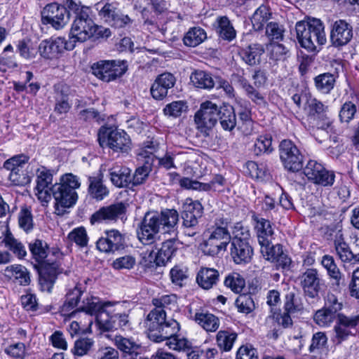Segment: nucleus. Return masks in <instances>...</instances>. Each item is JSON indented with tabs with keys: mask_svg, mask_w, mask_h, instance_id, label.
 I'll return each instance as SVG.
<instances>
[{
	"mask_svg": "<svg viewBox=\"0 0 359 359\" xmlns=\"http://www.w3.org/2000/svg\"><path fill=\"white\" fill-rule=\"evenodd\" d=\"M67 239L75 243L81 248L87 246L88 245V236L84 227H77L74 229L67 236Z\"/></svg>",
	"mask_w": 359,
	"mask_h": 359,
	"instance_id": "obj_56",
	"label": "nucleus"
},
{
	"mask_svg": "<svg viewBox=\"0 0 359 359\" xmlns=\"http://www.w3.org/2000/svg\"><path fill=\"white\" fill-rule=\"evenodd\" d=\"M359 328V314L346 316L340 313L334 327L335 339L338 344L346 340L349 336L355 335Z\"/></svg>",
	"mask_w": 359,
	"mask_h": 359,
	"instance_id": "obj_14",
	"label": "nucleus"
},
{
	"mask_svg": "<svg viewBox=\"0 0 359 359\" xmlns=\"http://www.w3.org/2000/svg\"><path fill=\"white\" fill-rule=\"evenodd\" d=\"M110 180L117 187H128L131 183V170L126 166L116 165L109 169Z\"/></svg>",
	"mask_w": 359,
	"mask_h": 359,
	"instance_id": "obj_28",
	"label": "nucleus"
},
{
	"mask_svg": "<svg viewBox=\"0 0 359 359\" xmlns=\"http://www.w3.org/2000/svg\"><path fill=\"white\" fill-rule=\"evenodd\" d=\"M193 83L198 88L211 89L214 87V80L209 73L204 71H196L191 76Z\"/></svg>",
	"mask_w": 359,
	"mask_h": 359,
	"instance_id": "obj_46",
	"label": "nucleus"
},
{
	"mask_svg": "<svg viewBox=\"0 0 359 359\" xmlns=\"http://www.w3.org/2000/svg\"><path fill=\"white\" fill-rule=\"evenodd\" d=\"M321 264L327 270V274L330 278L334 280V285L339 290L346 285L344 276L340 272L332 256L324 255L322 258Z\"/></svg>",
	"mask_w": 359,
	"mask_h": 359,
	"instance_id": "obj_29",
	"label": "nucleus"
},
{
	"mask_svg": "<svg viewBox=\"0 0 359 359\" xmlns=\"http://www.w3.org/2000/svg\"><path fill=\"white\" fill-rule=\"evenodd\" d=\"M264 53V48L262 45L259 43L250 44L241 52L242 60L248 65L255 66L259 65L261 62V56Z\"/></svg>",
	"mask_w": 359,
	"mask_h": 359,
	"instance_id": "obj_31",
	"label": "nucleus"
},
{
	"mask_svg": "<svg viewBox=\"0 0 359 359\" xmlns=\"http://www.w3.org/2000/svg\"><path fill=\"white\" fill-rule=\"evenodd\" d=\"M188 110V105L185 101H174L165 105L163 113L169 117L177 118Z\"/></svg>",
	"mask_w": 359,
	"mask_h": 359,
	"instance_id": "obj_47",
	"label": "nucleus"
},
{
	"mask_svg": "<svg viewBox=\"0 0 359 359\" xmlns=\"http://www.w3.org/2000/svg\"><path fill=\"white\" fill-rule=\"evenodd\" d=\"M304 294L312 299L318 297L322 283L317 269H307L299 277Z\"/></svg>",
	"mask_w": 359,
	"mask_h": 359,
	"instance_id": "obj_20",
	"label": "nucleus"
},
{
	"mask_svg": "<svg viewBox=\"0 0 359 359\" xmlns=\"http://www.w3.org/2000/svg\"><path fill=\"white\" fill-rule=\"evenodd\" d=\"M272 139L270 135H261L255 143L253 151L256 155H260L264 153H270L272 151L271 147Z\"/></svg>",
	"mask_w": 359,
	"mask_h": 359,
	"instance_id": "obj_57",
	"label": "nucleus"
},
{
	"mask_svg": "<svg viewBox=\"0 0 359 359\" xmlns=\"http://www.w3.org/2000/svg\"><path fill=\"white\" fill-rule=\"evenodd\" d=\"M353 36V27L346 20H338L331 25L330 39L334 48L346 46L351 41Z\"/></svg>",
	"mask_w": 359,
	"mask_h": 359,
	"instance_id": "obj_15",
	"label": "nucleus"
},
{
	"mask_svg": "<svg viewBox=\"0 0 359 359\" xmlns=\"http://www.w3.org/2000/svg\"><path fill=\"white\" fill-rule=\"evenodd\" d=\"M304 173L309 181L318 185L332 186L334 182V172L326 170L322 164L313 160L307 163Z\"/></svg>",
	"mask_w": 359,
	"mask_h": 359,
	"instance_id": "obj_12",
	"label": "nucleus"
},
{
	"mask_svg": "<svg viewBox=\"0 0 359 359\" xmlns=\"http://www.w3.org/2000/svg\"><path fill=\"white\" fill-rule=\"evenodd\" d=\"M5 276L9 278H14L21 285L30 283L29 272L22 265H11L5 269Z\"/></svg>",
	"mask_w": 359,
	"mask_h": 359,
	"instance_id": "obj_37",
	"label": "nucleus"
},
{
	"mask_svg": "<svg viewBox=\"0 0 359 359\" xmlns=\"http://www.w3.org/2000/svg\"><path fill=\"white\" fill-rule=\"evenodd\" d=\"M271 13L269 8L262 4L254 13L251 21L253 29L255 31H260L263 29L264 24L271 18Z\"/></svg>",
	"mask_w": 359,
	"mask_h": 359,
	"instance_id": "obj_41",
	"label": "nucleus"
},
{
	"mask_svg": "<svg viewBox=\"0 0 359 359\" xmlns=\"http://www.w3.org/2000/svg\"><path fill=\"white\" fill-rule=\"evenodd\" d=\"M94 22L88 15V11L86 10L81 11L75 16L73 21L70 37L69 40H74V46L76 42H84L88 39L93 37V28L94 27Z\"/></svg>",
	"mask_w": 359,
	"mask_h": 359,
	"instance_id": "obj_10",
	"label": "nucleus"
},
{
	"mask_svg": "<svg viewBox=\"0 0 359 359\" xmlns=\"http://www.w3.org/2000/svg\"><path fill=\"white\" fill-rule=\"evenodd\" d=\"M252 218L256 222L255 229L260 246L271 243L274 232L271 222L264 218H260L256 215H253Z\"/></svg>",
	"mask_w": 359,
	"mask_h": 359,
	"instance_id": "obj_27",
	"label": "nucleus"
},
{
	"mask_svg": "<svg viewBox=\"0 0 359 359\" xmlns=\"http://www.w3.org/2000/svg\"><path fill=\"white\" fill-rule=\"evenodd\" d=\"M80 183L76 175L67 173L62 176L60 183H56L50 188L55 199V213L63 215L67 209L72 207L76 202L78 196L76 189Z\"/></svg>",
	"mask_w": 359,
	"mask_h": 359,
	"instance_id": "obj_3",
	"label": "nucleus"
},
{
	"mask_svg": "<svg viewBox=\"0 0 359 359\" xmlns=\"http://www.w3.org/2000/svg\"><path fill=\"white\" fill-rule=\"evenodd\" d=\"M117 6L116 3L104 2L103 1L96 4L99 16L107 23L118 8Z\"/></svg>",
	"mask_w": 359,
	"mask_h": 359,
	"instance_id": "obj_52",
	"label": "nucleus"
},
{
	"mask_svg": "<svg viewBox=\"0 0 359 359\" xmlns=\"http://www.w3.org/2000/svg\"><path fill=\"white\" fill-rule=\"evenodd\" d=\"M178 221L179 214L175 209L147 212L139 225L137 238L143 245H151L158 238L159 232L176 236Z\"/></svg>",
	"mask_w": 359,
	"mask_h": 359,
	"instance_id": "obj_1",
	"label": "nucleus"
},
{
	"mask_svg": "<svg viewBox=\"0 0 359 359\" xmlns=\"http://www.w3.org/2000/svg\"><path fill=\"white\" fill-rule=\"evenodd\" d=\"M83 294V291L78 286L70 290L66 295V301L62 306V311L69 312L78 306Z\"/></svg>",
	"mask_w": 359,
	"mask_h": 359,
	"instance_id": "obj_49",
	"label": "nucleus"
},
{
	"mask_svg": "<svg viewBox=\"0 0 359 359\" xmlns=\"http://www.w3.org/2000/svg\"><path fill=\"white\" fill-rule=\"evenodd\" d=\"M260 247V252L263 257L273 263L277 270L286 269L290 267L292 260L283 251L282 245H273L271 242Z\"/></svg>",
	"mask_w": 359,
	"mask_h": 359,
	"instance_id": "obj_13",
	"label": "nucleus"
},
{
	"mask_svg": "<svg viewBox=\"0 0 359 359\" xmlns=\"http://www.w3.org/2000/svg\"><path fill=\"white\" fill-rule=\"evenodd\" d=\"M74 48V40L67 41L65 38L57 37L53 41H43L39 46V51L44 58L54 59L58 57L64 50H71Z\"/></svg>",
	"mask_w": 359,
	"mask_h": 359,
	"instance_id": "obj_17",
	"label": "nucleus"
},
{
	"mask_svg": "<svg viewBox=\"0 0 359 359\" xmlns=\"http://www.w3.org/2000/svg\"><path fill=\"white\" fill-rule=\"evenodd\" d=\"M127 207L122 202L104 206L96 211L90 217V222L100 223L102 222L116 221L122 219L126 214Z\"/></svg>",
	"mask_w": 359,
	"mask_h": 359,
	"instance_id": "obj_21",
	"label": "nucleus"
},
{
	"mask_svg": "<svg viewBox=\"0 0 359 359\" xmlns=\"http://www.w3.org/2000/svg\"><path fill=\"white\" fill-rule=\"evenodd\" d=\"M88 181V193L93 198L102 200L109 194L107 188L102 184L100 179L90 177Z\"/></svg>",
	"mask_w": 359,
	"mask_h": 359,
	"instance_id": "obj_45",
	"label": "nucleus"
},
{
	"mask_svg": "<svg viewBox=\"0 0 359 359\" xmlns=\"http://www.w3.org/2000/svg\"><path fill=\"white\" fill-rule=\"evenodd\" d=\"M29 248L33 258L38 262L42 263L48 259V244L40 239H36L29 244Z\"/></svg>",
	"mask_w": 359,
	"mask_h": 359,
	"instance_id": "obj_42",
	"label": "nucleus"
},
{
	"mask_svg": "<svg viewBox=\"0 0 359 359\" xmlns=\"http://www.w3.org/2000/svg\"><path fill=\"white\" fill-rule=\"evenodd\" d=\"M9 180L17 186H25L31 182V175L27 170L21 168L20 171H14L10 173Z\"/></svg>",
	"mask_w": 359,
	"mask_h": 359,
	"instance_id": "obj_63",
	"label": "nucleus"
},
{
	"mask_svg": "<svg viewBox=\"0 0 359 359\" xmlns=\"http://www.w3.org/2000/svg\"><path fill=\"white\" fill-rule=\"evenodd\" d=\"M110 304V302H101L97 297H86L83 299L79 310L86 312L90 315H100L102 312H106L105 308Z\"/></svg>",
	"mask_w": 359,
	"mask_h": 359,
	"instance_id": "obj_34",
	"label": "nucleus"
},
{
	"mask_svg": "<svg viewBox=\"0 0 359 359\" xmlns=\"http://www.w3.org/2000/svg\"><path fill=\"white\" fill-rule=\"evenodd\" d=\"M151 169L149 165H142L136 168L133 175L132 176V180L130 184L133 187H136L144 184Z\"/></svg>",
	"mask_w": 359,
	"mask_h": 359,
	"instance_id": "obj_58",
	"label": "nucleus"
},
{
	"mask_svg": "<svg viewBox=\"0 0 359 359\" xmlns=\"http://www.w3.org/2000/svg\"><path fill=\"white\" fill-rule=\"evenodd\" d=\"M280 158L288 170L297 172L303 167V156L297 147L290 140H283L279 145Z\"/></svg>",
	"mask_w": 359,
	"mask_h": 359,
	"instance_id": "obj_9",
	"label": "nucleus"
},
{
	"mask_svg": "<svg viewBox=\"0 0 359 359\" xmlns=\"http://www.w3.org/2000/svg\"><path fill=\"white\" fill-rule=\"evenodd\" d=\"M289 50L283 44L272 43L270 45L269 58L274 61L285 60Z\"/></svg>",
	"mask_w": 359,
	"mask_h": 359,
	"instance_id": "obj_62",
	"label": "nucleus"
},
{
	"mask_svg": "<svg viewBox=\"0 0 359 359\" xmlns=\"http://www.w3.org/2000/svg\"><path fill=\"white\" fill-rule=\"evenodd\" d=\"M338 316L339 315H335L332 311L323 308L316 312L313 318L317 325L325 327L330 326L335 320H337Z\"/></svg>",
	"mask_w": 359,
	"mask_h": 359,
	"instance_id": "obj_50",
	"label": "nucleus"
},
{
	"mask_svg": "<svg viewBox=\"0 0 359 359\" xmlns=\"http://www.w3.org/2000/svg\"><path fill=\"white\" fill-rule=\"evenodd\" d=\"M97 140L101 147H108L115 152H128L131 141L123 130L113 126H102L97 133Z\"/></svg>",
	"mask_w": 359,
	"mask_h": 359,
	"instance_id": "obj_6",
	"label": "nucleus"
},
{
	"mask_svg": "<svg viewBox=\"0 0 359 359\" xmlns=\"http://www.w3.org/2000/svg\"><path fill=\"white\" fill-rule=\"evenodd\" d=\"M150 325V330L147 331L148 337L154 342H161L165 341V344L170 349L178 351H189L191 349V343L184 338H178L177 334L180 327L179 323L170 318L164 325H161L159 323L155 321Z\"/></svg>",
	"mask_w": 359,
	"mask_h": 359,
	"instance_id": "obj_2",
	"label": "nucleus"
},
{
	"mask_svg": "<svg viewBox=\"0 0 359 359\" xmlns=\"http://www.w3.org/2000/svg\"><path fill=\"white\" fill-rule=\"evenodd\" d=\"M309 114L314 120L318 129L326 130L330 126V121L327 116V106L316 98L308 101Z\"/></svg>",
	"mask_w": 359,
	"mask_h": 359,
	"instance_id": "obj_24",
	"label": "nucleus"
},
{
	"mask_svg": "<svg viewBox=\"0 0 359 359\" xmlns=\"http://www.w3.org/2000/svg\"><path fill=\"white\" fill-rule=\"evenodd\" d=\"M91 69L97 78L109 82L122 76L128 69V65L126 60H100Z\"/></svg>",
	"mask_w": 359,
	"mask_h": 359,
	"instance_id": "obj_8",
	"label": "nucleus"
},
{
	"mask_svg": "<svg viewBox=\"0 0 359 359\" xmlns=\"http://www.w3.org/2000/svg\"><path fill=\"white\" fill-rule=\"evenodd\" d=\"M232 241L231 242L251 243L252 238L250 229L241 223H236L233 229Z\"/></svg>",
	"mask_w": 359,
	"mask_h": 359,
	"instance_id": "obj_48",
	"label": "nucleus"
},
{
	"mask_svg": "<svg viewBox=\"0 0 359 359\" xmlns=\"http://www.w3.org/2000/svg\"><path fill=\"white\" fill-rule=\"evenodd\" d=\"M224 283L226 287L231 288L236 293L242 292L245 285V280L238 273L229 274L225 278Z\"/></svg>",
	"mask_w": 359,
	"mask_h": 359,
	"instance_id": "obj_53",
	"label": "nucleus"
},
{
	"mask_svg": "<svg viewBox=\"0 0 359 359\" xmlns=\"http://www.w3.org/2000/svg\"><path fill=\"white\" fill-rule=\"evenodd\" d=\"M94 344V341L90 338H81L74 343L72 353L79 356H82L88 353Z\"/></svg>",
	"mask_w": 359,
	"mask_h": 359,
	"instance_id": "obj_59",
	"label": "nucleus"
},
{
	"mask_svg": "<svg viewBox=\"0 0 359 359\" xmlns=\"http://www.w3.org/2000/svg\"><path fill=\"white\" fill-rule=\"evenodd\" d=\"M69 90L67 86H62L56 93L55 111L58 114H66L71 108V104L69 102Z\"/></svg>",
	"mask_w": 359,
	"mask_h": 359,
	"instance_id": "obj_44",
	"label": "nucleus"
},
{
	"mask_svg": "<svg viewBox=\"0 0 359 359\" xmlns=\"http://www.w3.org/2000/svg\"><path fill=\"white\" fill-rule=\"evenodd\" d=\"M29 157L25 155H16L6 160L3 165L4 168L10 170V173L14 171H20L27 163Z\"/></svg>",
	"mask_w": 359,
	"mask_h": 359,
	"instance_id": "obj_51",
	"label": "nucleus"
},
{
	"mask_svg": "<svg viewBox=\"0 0 359 359\" xmlns=\"http://www.w3.org/2000/svg\"><path fill=\"white\" fill-rule=\"evenodd\" d=\"M230 255L235 264H245L252 258L253 248L251 243L231 242Z\"/></svg>",
	"mask_w": 359,
	"mask_h": 359,
	"instance_id": "obj_26",
	"label": "nucleus"
},
{
	"mask_svg": "<svg viewBox=\"0 0 359 359\" xmlns=\"http://www.w3.org/2000/svg\"><path fill=\"white\" fill-rule=\"evenodd\" d=\"M176 302V296L173 294L164 295L158 299H153V304L156 307L149 312L147 317L146 326L147 331L150 330V325L153 322L154 318L156 319L155 321H157L158 319V323H159L161 325H164L170 320V318L168 319L166 318L164 309L170 305H175Z\"/></svg>",
	"mask_w": 359,
	"mask_h": 359,
	"instance_id": "obj_16",
	"label": "nucleus"
},
{
	"mask_svg": "<svg viewBox=\"0 0 359 359\" xmlns=\"http://www.w3.org/2000/svg\"><path fill=\"white\" fill-rule=\"evenodd\" d=\"M237 79L240 86L244 90L247 97L255 104L259 106H265L266 101L262 94H261L255 86H252L244 77L238 74L233 75Z\"/></svg>",
	"mask_w": 359,
	"mask_h": 359,
	"instance_id": "obj_35",
	"label": "nucleus"
},
{
	"mask_svg": "<svg viewBox=\"0 0 359 359\" xmlns=\"http://www.w3.org/2000/svg\"><path fill=\"white\" fill-rule=\"evenodd\" d=\"M356 111V106L353 103L345 102L341 106L339 114L341 122L348 123L354 117Z\"/></svg>",
	"mask_w": 359,
	"mask_h": 359,
	"instance_id": "obj_64",
	"label": "nucleus"
},
{
	"mask_svg": "<svg viewBox=\"0 0 359 359\" xmlns=\"http://www.w3.org/2000/svg\"><path fill=\"white\" fill-rule=\"evenodd\" d=\"M133 20L128 15L123 14L120 9H117L107 22L111 27L117 29L126 28L130 27Z\"/></svg>",
	"mask_w": 359,
	"mask_h": 359,
	"instance_id": "obj_54",
	"label": "nucleus"
},
{
	"mask_svg": "<svg viewBox=\"0 0 359 359\" xmlns=\"http://www.w3.org/2000/svg\"><path fill=\"white\" fill-rule=\"evenodd\" d=\"M219 107L211 101L203 102L194 115L196 128L204 137L210 135L218 121Z\"/></svg>",
	"mask_w": 359,
	"mask_h": 359,
	"instance_id": "obj_7",
	"label": "nucleus"
},
{
	"mask_svg": "<svg viewBox=\"0 0 359 359\" xmlns=\"http://www.w3.org/2000/svg\"><path fill=\"white\" fill-rule=\"evenodd\" d=\"M337 76L330 73L321 74L314 79L316 88L323 93H329L334 88Z\"/></svg>",
	"mask_w": 359,
	"mask_h": 359,
	"instance_id": "obj_43",
	"label": "nucleus"
},
{
	"mask_svg": "<svg viewBox=\"0 0 359 359\" xmlns=\"http://www.w3.org/2000/svg\"><path fill=\"white\" fill-rule=\"evenodd\" d=\"M219 273L213 268H201L196 276L197 283L205 290H209L217 284Z\"/></svg>",
	"mask_w": 359,
	"mask_h": 359,
	"instance_id": "obj_32",
	"label": "nucleus"
},
{
	"mask_svg": "<svg viewBox=\"0 0 359 359\" xmlns=\"http://www.w3.org/2000/svg\"><path fill=\"white\" fill-rule=\"evenodd\" d=\"M236 306L238 309V311L244 313H250L255 309V303L251 297L248 294H241L236 300Z\"/></svg>",
	"mask_w": 359,
	"mask_h": 359,
	"instance_id": "obj_60",
	"label": "nucleus"
},
{
	"mask_svg": "<svg viewBox=\"0 0 359 359\" xmlns=\"http://www.w3.org/2000/svg\"><path fill=\"white\" fill-rule=\"evenodd\" d=\"M97 323L102 331H111L121 328L124 330L130 326L128 314L116 312L109 315L108 312H102L96 317Z\"/></svg>",
	"mask_w": 359,
	"mask_h": 359,
	"instance_id": "obj_18",
	"label": "nucleus"
},
{
	"mask_svg": "<svg viewBox=\"0 0 359 359\" xmlns=\"http://www.w3.org/2000/svg\"><path fill=\"white\" fill-rule=\"evenodd\" d=\"M295 29L299 44L308 51H318V47L327 41L325 26L320 19L308 18L297 22Z\"/></svg>",
	"mask_w": 359,
	"mask_h": 359,
	"instance_id": "obj_4",
	"label": "nucleus"
},
{
	"mask_svg": "<svg viewBox=\"0 0 359 359\" xmlns=\"http://www.w3.org/2000/svg\"><path fill=\"white\" fill-rule=\"evenodd\" d=\"M218 120L224 130L231 131L236 126V116L231 106L219 107Z\"/></svg>",
	"mask_w": 359,
	"mask_h": 359,
	"instance_id": "obj_36",
	"label": "nucleus"
},
{
	"mask_svg": "<svg viewBox=\"0 0 359 359\" xmlns=\"http://www.w3.org/2000/svg\"><path fill=\"white\" fill-rule=\"evenodd\" d=\"M229 221L223 217L217 218L214 224L208 228V238L205 241L203 252L210 256H217L226 252L227 246L232 241L228 229Z\"/></svg>",
	"mask_w": 359,
	"mask_h": 359,
	"instance_id": "obj_5",
	"label": "nucleus"
},
{
	"mask_svg": "<svg viewBox=\"0 0 359 359\" xmlns=\"http://www.w3.org/2000/svg\"><path fill=\"white\" fill-rule=\"evenodd\" d=\"M213 25L217 34L222 39L230 41L236 37V32L226 16L218 17Z\"/></svg>",
	"mask_w": 359,
	"mask_h": 359,
	"instance_id": "obj_33",
	"label": "nucleus"
},
{
	"mask_svg": "<svg viewBox=\"0 0 359 359\" xmlns=\"http://www.w3.org/2000/svg\"><path fill=\"white\" fill-rule=\"evenodd\" d=\"M203 210V206L200 202L187 200L182 206L181 215L183 220L182 226L189 227L198 226V219L201 217Z\"/></svg>",
	"mask_w": 359,
	"mask_h": 359,
	"instance_id": "obj_23",
	"label": "nucleus"
},
{
	"mask_svg": "<svg viewBox=\"0 0 359 359\" xmlns=\"http://www.w3.org/2000/svg\"><path fill=\"white\" fill-rule=\"evenodd\" d=\"M179 245L180 243L175 238H170L164 241L156 254L157 265L164 266L170 261L178 250Z\"/></svg>",
	"mask_w": 359,
	"mask_h": 359,
	"instance_id": "obj_30",
	"label": "nucleus"
},
{
	"mask_svg": "<svg viewBox=\"0 0 359 359\" xmlns=\"http://www.w3.org/2000/svg\"><path fill=\"white\" fill-rule=\"evenodd\" d=\"M207 38L205 30L199 27L191 28L183 39L184 43L190 47H196Z\"/></svg>",
	"mask_w": 359,
	"mask_h": 359,
	"instance_id": "obj_40",
	"label": "nucleus"
},
{
	"mask_svg": "<svg viewBox=\"0 0 359 359\" xmlns=\"http://www.w3.org/2000/svg\"><path fill=\"white\" fill-rule=\"evenodd\" d=\"M126 245L125 236L116 229L105 231V236H102L96 243L97 248L105 253H114L123 250Z\"/></svg>",
	"mask_w": 359,
	"mask_h": 359,
	"instance_id": "obj_19",
	"label": "nucleus"
},
{
	"mask_svg": "<svg viewBox=\"0 0 359 359\" xmlns=\"http://www.w3.org/2000/svg\"><path fill=\"white\" fill-rule=\"evenodd\" d=\"M245 168L246 174L252 178L262 179L266 174L265 167L262 164L258 165L255 161H248L245 164Z\"/></svg>",
	"mask_w": 359,
	"mask_h": 359,
	"instance_id": "obj_61",
	"label": "nucleus"
},
{
	"mask_svg": "<svg viewBox=\"0 0 359 359\" xmlns=\"http://www.w3.org/2000/svg\"><path fill=\"white\" fill-rule=\"evenodd\" d=\"M44 24H50L56 29L63 28L69 22L70 13L65 6L53 2L46 6L42 12Z\"/></svg>",
	"mask_w": 359,
	"mask_h": 359,
	"instance_id": "obj_11",
	"label": "nucleus"
},
{
	"mask_svg": "<svg viewBox=\"0 0 359 359\" xmlns=\"http://www.w3.org/2000/svg\"><path fill=\"white\" fill-rule=\"evenodd\" d=\"M114 344L124 359H137L142 353V346L132 338L118 335L114 337Z\"/></svg>",
	"mask_w": 359,
	"mask_h": 359,
	"instance_id": "obj_22",
	"label": "nucleus"
},
{
	"mask_svg": "<svg viewBox=\"0 0 359 359\" xmlns=\"http://www.w3.org/2000/svg\"><path fill=\"white\" fill-rule=\"evenodd\" d=\"M195 321L207 332H215L219 326V320L209 313H196Z\"/></svg>",
	"mask_w": 359,
	"mask_h": 359,
	"instance_id": "obj_38",
	"label": "nucleus"
},
{
	"mask_svg": "<svg viewBox=\"0 0 359 359\" xmlns=\"http://www.w3.org/2000/svg\"><path fill=\"white\" fill-rule=\"evenodd\" d=\"M175 83V76L170 73L159 75L151 87V94L155 100H161L168 95V90Z\"/></svg>",
	"mask_w": 359,
	"mask_h": 359,
	"instance_id": "obj_25",
	"label": "nucleus"
},
{
	"mask_svg": "<svg viewBox=\"0 0 359 359\" xmlns=\"http://www.w3.org/2000/svg\"><path fill=\"white\" fill-rule=\"evenodd\" d=\"M42 263L39 275L56 280L57 274L60 273L57 262L51 258H48Z\"/></svg>",
	"mask_w": 359,
	"mask_h": 359,
	"instance_id": "obj_55",
	"label": "nucleus"
},
{
	"mask_svg": "<svg viewBox=\"0 0 359 359\" xmlns=\"http://www.w3.org/2000/svg\"><path fill=\"white\" fill-rule=\"evenodd\" d=\"M237 334L229 330H220L216 335V344L222 351H230L237 339Z\"/></svg>",
	"mask_w": 359,
	"mask_h": 359,
	"instance_id": "obj_39",
	"label": "nucleus"
}]
</instances>
